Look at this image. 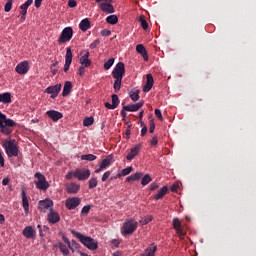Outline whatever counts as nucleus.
Masks as SVG:
<instances>
[{
    "mask_svg": "<svg viewBox=\"0 0 256 256\" xmlns=\"http://www.w3.org/2000/svg\"><path fill=\"white\" fill-rule=\"evenodd\" d=\"M35 185L37 189H40V191H47L49 189V182L47 181V178H45V175H43L41 172H36L35 175Z\"/></svg>",
    "mask_w": 256,
    "mask_h": 256,
    "instance_id": "obj_7",
    "label": "nucleus"
},
{
    "mask_svg": "<svg viewBox=\"0 0 256 256\" xmlns=\"http://www.w3.org/2000/svg\"><path fill=\"white\" fill-rule=\"evenodd\" d=\"M106 23L109 25H117V23H119V18L117 15H110L106 18Z\"/></svg>",
    "mask_w": 256,
    "mask_h": 256,
    "instance_id": "obj_34",
    "label": "nucleus"
},
{
    "mask_svg": "<svg viewBox=\"0 0 256 256\" xmlns=\"http://www.w3.org/2000/svg\"><path fill=\"white\" fill-rule=\"evenodd\" d=\"M21 199L25 215H29V199L27 198V193H25V189L21 190Z\"/></svg>",
    "mask_w": 256,
    "mask_h": 256,
    "instance_id": "obj_20",
    "label": "nucleus"
},
{
    "mask_svg": "<svg viewBox=\"0 0 256 256\" xmlns=\"http://www.w3.org/2000/svg\"><path fill=\"white\" fill-rule=\"evenodd\" d=\"M13 7V0H7L5 6H4V11L5 13H9Z\"/></svg>",
    "mask_w": 256,
    "mask_h": 256,
    "instance_id": "obj_44",
    "label": "nucleus"
},
{
    "mask_svg": "<svg viewBox=\"0 0 256 256\" xmlns=\"http://www.w3.org/2000/svg\"><path fill=\"white\" fill-rule=\"evenodd\" d=\"M157 252V244L152 243L144 253H142L140 256H155V253Z\"/></svg>",
    "mask_w": 256,
    "mask_h": 256,
    "instance_id": "obj_26",
    "label": "nucleus"
},
{
    "mask_svg": "<svg viewBox=\"0 0 256 256\" xmlns=\"http://www.w3.org/2000/svg\"><path fill=\"white\" fill-rule=\"evenodd\" d=\"M68 247L69 246H67V245H65L63 243L59 244V249H60L62 255H65V256L69 255V248Z\"/></svg>",
    "mask_w": 256,
    "mask_h": 256,
    "instance_id": "obj_39",
    "label": "nucleus"
},
{
    "mask_svg": "<svg viewBox=\"0 0 256 256\" xmlns=\"http://www.w3.org/2000/svg\"><path fill=\"white\" fill-rule=\"evenodd\" d=\"M60 220H61V217L59 216V213L51 209L50 212L48 213L49 223H52V224L59 223Z\"/></svg>",
    "mask_w": 256,
    "mask_h": 256,
    "instance_id": "obj_24",
    "label": "nucleus"
},
{
    "mask_svg": "<svg viewBox=\"0 0 256 256\" xmlns=\"http://www.w3.org/2000/svg\"><path fill=\"white\" fill-rule=\"evenodd\" d=\"M99 43H101V41L99 39L94 40L91 44H90V49H95Z\"/></svg>",
    "mask_w": 256,
    "mask_h": 256,
    "instance_id": "obj_53",
    "label": "nucleus"
},
{
    "mask_svg": "<svg viewBox=\"0 0 256 256\" xmlns=\"http://www.w3.org/2000/svg\"><path fill=\"white\" fill-rule=\"evenodd\" d=\"M81 205V198L79 197H69L65 201V207L68 211H73V209H77Z\"/></svg>",
    "mask_w": 256,
    "mask_h": 256,
    "instance_id": "obj_11",
    "label": "nucleus"
},
{
    "mask_svg": "<svg viewBox=\"0 0 256 256\" xmlns=\"http://www.w3.org/2000/svg\"><path fill=\"white\" fill-rule=\"evenodd\" d=\"M0 165L5 167V158H3V152L0 151Z\"/></svg>",
    "mask_w": 256,
    "mask_h": 256,
    "instance_id": "obj_57",
    "label": "nucleus"
},
{
    "mask_svg": "<svg viewBox=\"0 0 256 256\" xmlns=\"http://www.w3.org/2000/svg\"><path fill=\"white\" fill-rule=\"evenodd\" d=\"M79 63L83 67H91V59H89V50H83L80 52Z\"/></svg>",
    "mask_w": 256,
    "mask_h": 256,
    "instance_id": "obj_13",
    "label": "nucleus"
},
{
    "mask_svg": "<svg viewBox=\"0 0 256 256\" xmlns=\"http://www.w3.org/2000/svg\"><path fill=\"white\" fill-rule=\"evenodd\" d=\"M130 99H132L134 102L139 101V90H134L130 92Z\"/></svg>",
    "mask_w": 256,
    "mask_h": 256,
    "instance_id": "obj_43",
    "label": "nucleus"
},
{
    "mask_svg": "<svg viewBox=\"0 0 256 256\" xmlns=\"http://www.w3.org/2000/svg\"><path fill=\"white\" fill-rule=\"evenodd\" d=\"M106 109H117L113 104L106 102L105 103Z\"/></svg>",
    "mask_w": 256,
    "mask_h": 256,
    "instance_id": "obj_60",
    "label": "nucleus"
},
{
    "mask_svg": "<svg viewBox=\"0 0 256 256\" xmlns=\"http://www.w3.org/2000/svg\"><path fill=\"white\" fill-rule=\"evenodd\" d=\"M75 171H70L66 174V179L69 181L71 179H73V177H75Z\"/></svg>",
    "mask_w": 256,
    "mask_h": 256,
    "instance_id": "obj_56",
    "label": "nucleus"
},
{
    "mask_svg": "<svg viewBox=\"0 0 256 256\" xmlns=\"http://www.w3.org/2000/svg\"><path fill=\"white\" fill-rule=\"evenodd\" d=\"M85 67H87V66L81 65V66L79 67V69H78V75H79L80 77H83V75H85Z\"/></svg>",
    "mask_w": 256,
    "mask_h": 256,
    "instance_id": "obj_51",
    "label": "nucleus"
},
{
    "mask_svg": "<svg viewBox=\"0 0 256 256\" xmlns=\"http://www.w3.org/2000/svg\"><path fill=\"white\" fill-rule=\"evenodd\" d=\"M125 75V64L123 62H118L114 69L112 70V77L114 79L113 89L115 93L121 91V83L123 81V76Z\"/></svg>",
    "mask_w": 256,
    "mask_h": 256,
    "instance_id": "obj_1",
    "label": "nucleus"
},
{
    "mask_svg": "<svg viewBox=\"0 0 256 256\" xmlns=\"http://www.w3.org/2000/svg\"><path fill=\"white\" fill-rule=\"evenodd\" d=\"M44 93L50 95L51 99H56V97L61 93V84H56L54 86H49L44 90Z\"/></svg>",
    "mask_w": 256,
    "mask_h": 256,
    "instance_id": "obj_14",
    "label": "nucleus"
},
{
    "mask_svg": "<svg viewBox=\"0 0 256 256\" xmlns=\"http://www.w3.org/2000/svg\"><path fill=\"white\" fill-rule=\"evenodd\" d=\"M172 225L179 239L181 240L185 239V235H187V231L185 230V225L183 224V221H181L178 217L173 218Z\"/></svg>",
    "mask_w": 256,
    "mask_h": 256,
    "instance_id": "obj_6",
    "label": "nucleus"
},
{
    "mask_svg": "<svg viewBox=\"0 0 256 256\" xmlns=\"http://www.w3.org/2000/svg\"><path fill=\"white\" fill-rule=\"evenodd\" d=\"M71 89H73V84L71 81H66L62 91V97H67L71 93Z\"/></svg>",
    "mask_w": 256,
    "mask_h": 256,
    "instance_id": "obj_29",
    "label": "nucleus"
},
{
    "mask_svg": "<svg viewBox=\"0 0 256 256\" xmlns=\"http://www.w3.org/2000/svg\"><path fill=\"white\" fill-rule=\"evenodd\" d=\"M143 145L141 143L135 144L131 149L130 152L127 154L126 159L127 161H133L137 155H139Z\"/></svg>",
    "mask_w": 256,
    "mask_h": 256,
    "instance_id": "obj_15",
    "label": "nucleus"
},
{
    "mask_svg": "<svg viewBox=\"0 0 256 256\" xmlns=\"http://www.w3.org/2000/svg\"><path fill=\"white\" fill-rule=\"evenodd\" d=\"M38 209L42 213H47V211H51L53 209V200L46 198L45 200H40L38 203Z\"/></svg>",
    "mask_w": 256,
    "mask_h": 256,
    "instance_id": "obj_12",
    "label": "nucleus"
},
{
    "mask_svg": "<svg viewBox=\"0 0 256 256\" xmlns=\"http://www.w3.org/2000/svg\"><path fill=\"white\" fill-rule=\"evenodd\" d=\"M68 7L73 9L74 7H77V1L75 0H68Z\"/></svg>",
    "mask_w": 256,
    "mask_h": 256,
    "instance_id": "obj_54",
    "label": "nucleus"
},
{
    "mask_svg": "<svg viewBox=\"0 0 256 256\" xmlns=\"http://www.w3.org/2000/svg\"><path fill=\"white\" fill-rule=\"evenodd\" d=\"M33 5V0H27L24 4L20 6L21 12H20V19L21 21H25V18L27 16V9Z\"/></svg>",
    "mask_w": 256,
    "mask_h": 256,
    "instance_id": "obj_18",
    "label": "nucleus"
},
{
    "mask_svg": "<svg viewBox=\"0 0 256 256\" xmlns=\"http://www.w3.org/2000/svg\"><path fill=\"white\" fill-rule=\"evenodd\" d=\"M111 243H112L113 247H119V240L114 239L111 241Z\"/></svg>",
    "mask_w": 256,
    "mask_h": 256,
    "instance_id": "obj_62",
    "label": "nucleus"
},
{
    "mask_svg": "<svg viewBox=\"0 0 256 256\" xmlns=\"http://www.w3.org/2000/svg\"><path fill=\"white\" fill-rule=\"evenodd\" d=\"M82 161H95L97 159V156L93 154H85L80 157Z\"/></svg>",
    "mask_w": 256,
    "mask_h": 256,
    "instance_id": "obj_38",
    "label": "nucleus"
},
{
    "mask_svg": "<svg viewBox=\"0 0 256 256\" xmlns=\"http://www.w3.org/2000/svg\"><path fill=\"white\" fill-rule=\"evenodd\" d=\"M5 223V215L0 214V225H3Z\"/></svg>",
    "mask_w": 256,
    "mask_h": 256,
    "instance_id": "obj_64",
    "label": "nucleus"
},
{
    "mask_svg": "<svg viewBox=\"0 0 256 256\" xmlns=\"http://www.w3.org/2000/svg\"><path fill=\"white\" fill-rule=\"evenodd\" d=\"M154 113H155V116L159 118L160 121H163V114H161V110L155 109Z\"/></svg>",
    "mask_w": 256,
    "mask_h": 256,
    "instance_id": "obj_52",
    "label": "nucleus"
},
{
    "mask_svg": "<svg viewBox=\"0 0 256 256\" xmlns=\"http://www.w3.org/2000/svg\"><path fill=\"white\" fill-rule=\"evenodd\" d=\"M146 84L143 86V91L144 93H149V91H151V89H153V83H155V81L153 80V76L151 74H147L146 75Z\"/></svg>",
    "mask_w": 256,
    "mask_h": 256,
    "instance_id": "obj_23",
    "label": "nucleus"
},
{
    "mask_svg": "<svg viewBox=\"0 0 256 256\" xmlns=\"http://www.w3.org/2000/svg\"><path fill=\"white\" fill-rule=\"evenodd\" d=\"M71 233L74 235V237H76V239H78V241H80V243H82V245H84V247L90 251H97L99 248V242H97V240L93 239L92 237L85 236L75 230H71Z\"/></svg>",
    "mask_w": 256,
    "mask_h": 256,
    "instance_id": "obj_2",
    "label": "nucleus"
},
{
    "mask_svg": "<svg viewBox=\"0 0 256 256\" xmlns=\"http://www.w3.org/2000/svg\"><path fill=\"white\" fill-rule=\"evenodd\" d=\"M143 177V172H136L135 174H132L126 178V181L128 183H131V181H139Z\"/></svg>",
    "mask_w": 256,
    "mask_h": 256,
    "instance_id": "obj_33",
    "label": "nucleus"
},
{
    "mask_svg": "<svg viewBox=\"0 0 256 256\" xmlns=\"http://www.w3.org/2000/svg\"><path fill=\"white\" fill-rule=\"evenodd\" d=\"M99 9H101L103 13H115V8L113 7V0H106L105 2H101L99 4Z\"/></svg>",
    "mask_w": 256,
    "mask_h": 256,
    "instance_id": "obj_16",
    "label": "nucleus"
},
{
    "mask_svg": "<svg viewBox=\"0 0 256 256\" xmlns=\"http://www.w3.org/2000/svg\"><path fill=\"white\" fill-rule=\"evenodd\" d=\"M114 63H115V58H110L107 62L104 63V69L106 71H109V68L113 67Z\"/></svg>",
    "mask_w": 256,
    "mask_h": 256,
    "instance_id": "obj_42",
    "label": "nucleus"
},
{
    "mask_svg": "<svg viewBox=\"0 0 256 256\" xmlns=\"http://www.w3.org/2000/svg\"><path fill=\"white\" fill-rule=\"evenodd\" d=\"M50 69H51V73L52 75H57V62L56 63H53L51 66H50Z\"/></svg>",
    "mask_w": 256,
    "mask_h": 256,
    "instance_id": "obj_49",
    "label": "nucleus"
},
{
    "mask_svg": "<svg viewBox=\"0 0 256 256\" xmlns=\"http://www.w3.org/2000/svg\"><path fill=\"white\" fill-rule=\"evenodd\" d=\"M79 28L81 31H89V29H91V22L89 21V19L85 18L83 19L80 24H79Z\"/></svg>",
    "mask_w": 256,
    "mask_h": 256,
    "instance_id": "obj_31",
    "label": "nucleus"
},
{
    "mask_svg": "<svg viewBox=\"0 0 256 256\" xmlns=\"http://www.w3.org/2000/svg\"><path fill=\"white\" fill-rule=\"evenodd\" d=\"M113 159H114V156L111 154V155H108L105 159H103L100 163V166L102 169H107V167H109V165H111V163H113Z\"/></svg>",
    "mask_w": 256,
    "mask_h": 256,
    "instance_id": "obj_28",
    "label": "nucleus"
},
{
    "mask_svg": "<svg viewBox=\"0 0 256 256\" xmlns=\"http://www.w3.org/2000/svg\"><path fill=\"white\" fill-rule=\"evenodd\" d=\"M22 235L26 238V239H35V229H33L32 226H26L23 231H22Z\"/></svg>",
    "mask_w": 256,
    "mask_h": 256,
    "instance_id": "obj_22",
    "label": "nucleus"
},
{
    "mask_svg": "<svg viewBox=\"0 0 256 256\" xmlns=\"http://www.w3.org/2000/svg\"><path fill=\"white\" fill-rule=\"evenodd\" d=\"M131 171H133L132 167L124 168V169H122L120 174H117L115 179H118L119 177H125V176L129 175V173H131Z\"/></svg>",
    "mask_w": 256,
    "mask_h": 256,
    "instance_id": "obj_36",
    "label": "nucleus"
},
{
    "mask_svg": "<svg viewBox=\"0 0 256 256\" xmlns=\"http://www.w3.org/2000/svg\"><path fill=\"white\" fill-rule=\"evenodd\" d=\"M46 115L54 121V123H57L59 119H63V113L56 111V110H48L46 112Z\"/></svg>",
    "mask_w": 256,
    "mask_h": 256,
    "instance_id": "obj_19",
    "label": "nucleus"
},
{
    "mask_svg": "<svg viewBox=\"0 0 256 256\" xmlns=\"http://www.w3.org/2000/svg\"><path fill=\"white\" fill-rule=\"evenodd\" d=\"M29 69H31V65L27 60L19 62L15 67V71L18 75H27L29 73Z\"/></svg>",
    "mask_w": 256,
    "mask_h": 256,
    "instance_id": "obj_9",
    "label": "nucleus"
},
{
    "mask_svg": "<svg viewBox=\"0 0 256 256\" xmlns=\"http://www.w3.org/2000/svg\"><path fill=\"white\" fill-rule=\"evenodd\" d=\"M149 125H150L149 131L150 133H153L155 131V120L153 118L150 119Z\"/></svg>",
    "mask_w": 256,
    "mask_h": 256,
    "instance_id": "obj_47",
    "label": "nucleus"
},
{
    "mask_svg": "<svg viewBox=\"0 0 256 256\" xmlns=\"http://www.w3.org/2000/svg\"><path fill=\"white\" fill-rule=\"evenodd\" d=\"M0 103H4V105L11 103V93L5 92L0 94Z\"/></svg>",
    "mask_w": 256,
    "mask_h": 256,
    "instance_id": "obj_32",
    "label": "nucleus"
},
{
    "mask_svg": "<svg viewBox=\"0 0 256 256\" xmlns=\"http://www.w3.org/2000/svg\"><path fill=\"white\" fill-rule=\"evenodd\" d=\"M156 189H159V184L154 182L150 185V191H155Z\"/></svg>",
    "mask_w": 256,
    "mask_h": 256,
    "instance_id": "obj_58",
    "label": "nucleus"
},
{
    "mask_svg": "<svg viewBox=\"0 0 256 256\" xmlns=\"http://www.w3.org/2000/svg\"><path fill=\"white\" fill-rule=\"evenodd\" d=\"M169 188L167 186H163L156 195H154L155 201H159V199H163L165 195H167V191Z\"/></svg>",
    "mask_w": 256,
    "mask_h": 256,
    "instance_id": "obj_30",
    "label": "nucleus"
},
{
    "mask_svg": "<svg viewBox=\"0 0 256 256\" xmlns=\"http://www.w3.org/2000/svg\"><path fill=\"white\" fill-rule=\"evenodd\" d=\"M64 243H66L67 247H69L71 249V241L68 240L67 237L63 236L62 237Z\"/></svg>",
    "mask_w": 256,
    "mask_h": 256,
    "instance_id": "obj_59",
    "label": "nucleus"
},
{
    "mask_svg": "<svg viewBox=\"0 0 256 256\" xmlns=\"http://www.w3.org/2000/svg\"><path fill=\"white\" fill-rule=\"evenodd\" d=\"M15 125H17L15 123V121L8 119L7 116H5V114H2L0 112V131H1V133H3L4 135H11V129H9L8 127H15Z\"/></svg>",
    "mask_w": 256,
    "mask_h": 256,
    "instance_id": "obj_3",
    "label": "nucleus"
},
{
    "mask_svg": "<svg viewBox=\"0 0 256 256\" xmlns=\"http://www.w3.org/2000/svg\"><path fill=\"white\" fill-rule=\"evenodd\" d=\"M93 123H95V119L93 118V116L86 117L83 120V127H91Z\"/></svg>",
    "mask_w": 256,
    "mask_h": 256,
    "instance_id": "obj_35",
    "label": "nucleus"
},
{
    "mask_svg": "<svg viewBox=\"0 0 256 256\" xmlns=\"http://www.w3.org/2000/svg\"><path fill=\"white\" fill-rule=\"evenodd\" d=\"M139 21L141 23L142 29H147V27H148L147 20H145V18H143V17H140Z\"/></svg>",
    "mask_w": 256,
    "mask_h": 256,
    "instance_id": "obj_48",
    "label": "nucleus"
},
{
    "mask_svg": "<svg viewBox=\"0 0 256 256\" xmlns=\"http://www.w3.org/2000/svg\"><path fill=\"white\" fill-rule=\"evenodd\" d=\"M97 183H98L97 178L95 177L90 178L88 182L89 189H95V187H97Z\"/></svg>",
    "mask_w": 256,
    "mask_h": 256,
    "instance_id": "obj_41",
    "label": "nucleus"
},
{
    "mask_svg": "<svg viewBox=\"0 0 256 256\" xmlns=\"http://www.w3.org/2000/svg\"><path fill=\"white\" fill-rule=\"evenodd\" d=\"M71 39H73V28L65 27L58 38V43L59 45H63V43H69Z\"/></svg>",
    "mask_w": 256,
    "mask_h": 256,
    "instance_id": "obj_8",
    "label": "nucleus"
},
{
    "mask_svg": "<svg viewBox=\"0 0 256 256\" xmlns=\"http://www.w3.org/2000/svg\"><path fill=\"white\" fill-rule=\"evenodd\" d=\"M159 143V141L157 140V137L154 136L152 137L151 141H150V145H152V147L157 146V144Z\"/></svg>",
    "mask_w": 256,
    "mask_h": 256,
    "instance_id": "obj_55",
    "label": "nucleus"
},
{
    "mask_svg": "<svg viewBox=\"0 0 256 256\" xmlns=\"http://www.w3.org/2000/svg\"><path fill=\"white\" fill-rule=\"evenodd\" d=\"M80 189H81V186L75 182H72V183L66 185V191L70 195H75V194L79 193Z\"/></svg>",
    "mask_w": 256,
    "mask_h": 256,
    "instance_id": "obj_21",
    "label": "nucleus"
},
{
    "mask_svg": "<svg viewBox=\"0 0 256 256\" xmlns=\"http://www.w3.org/2000/svg\"><path fill=\"white\" fill-rule=\"evenodd\" d=\"M143 107V102H138L132 105L123 106L124 111L135 112L139 111Z\"/></svg>",
    "mask_w": 256,
    "mask_h": 256,
    "instance_id": "obj_25",
    "label": "nucleus"
},
{
    "mask_svg": "<svg viewBox=\"0 0 256 256\" xmlns=\"http://www.w3.org/2000/svg\"><path fill=\"white\" fill-rule=\"evenodd\" d=\"M177 189H179V186L173 184L171 187H170V190L175 193L177 191Z\"/></svg>",
    "mask_w": 256,
    "mask_h": 256,
    "instance_id": "obj_63",
    "label": "nucleus"
},
{
    "mask_svg": "<svg viewBox=\"0 0 256 256\" xmlns=\"http://www.w3.org/2000/svg\"><path fill=\"white\" fill-rule=\"evenodd\" d=\"M136 51L141 55L144 59V61H149V56L147 55V50L145 49V46L143 44H138L136 46Z\"/></svg>",
    "mask_w": 256,
    "mask_h": 256,
    "instance_id": "obj_27",
    "label": "nucleus"
},
{
    "mask_svg": "<svg viewBox=\"0 0 256 256\" xmlns=\"http://www.w3.org/2000/svg\"><path fill=\"white\" fill-rule=\"evenodd\" d=\"M151 221H153V216L146 215L141 218L140 225H149V223H151Z\"/></svg>",
    "mask_w": 256,
    "mask_h": 256,
    "instance_id": "obj_37",
    "label": "nucleus"
},
{
    "mask_svg": "<svg viewBox=\"0 0 256 256\" xmlns=\"http://www.w3.org/2000/svg\"><path fill=\"white\" fill-rule=\"evenodd\" d=\"M4 147L8 157H19V147H17V142L15 140L5 141Z\"/></svg>",
    "mask_w": 256,
    "mask_h": 256,
    "instance_id": "obj_5",
    "label": "nucleus"
},
{
    "mask_svg": "<svg viewBox=\"0 0 256 256\" xmlns=\"http://www.w3.org/2000/svg\"><path fill=\"white\" fill-rule=\"evenodd\" d=\"M119 96L117 94L112 95V105L115 106L116 108L119 107Z\"/></svg>",
    "mask_w": 256,
    "mask_h": 256,
    "instance_id": "obj_46",
    "label": "nucleus"
},
{
    "mask_svg": "<svg viewBox=\"0 0 256 256\" xmlns=\"http://www.w3.org/2000/svg\"><path fill=\"white\" fill-rule=\"evenodd\" d=\"M89 211H91V206L89 205L84 206L81 210L82 217H87V215H89Z\"/></svg>",
    "mask_w": 256,
    "mask_h": 256,
    "instance_id": "obj_45",
    "label": "nucleus"
},
{
    "mask_svg": "<svg viewBox=\"0 0 256 256\" xmlns=\"http://www.w3.org/2000/svg\"><path fill=\"white\" fill-rule=\"evenodd\" d=\"M109 177H111V171H106V172L103 174L101 180H102L103 182H105V181H107V180L109 179Z\"/></svg>",
    "mask_w": 256,
    "mask_h": 256,
    "instance_id": "obj_50",
    "label": "nucleus"
},
{
    "mask_svg": "<svg viewBox=\"0 0 256 256\" xmlns=\"http://www.w3.org/2000/svg\"><path fill=\"white\" fill-rule=\"evenodd\" d=\"M72 61H73V52L71 51V47H68L66 48V55H65V64H64L65 73L69 71V67H71Z\"/></svg>",
    "mask_w": 256,
    "mask_h": 256,
    "instance_id": "obj_17",
    "label": "nucleus"
},
{
    "mask_svg": "<svg viewBox=\"0 0 256 256\" xmlns=\"http://www.w3.org/2000/svg\"><path fill=\"white\" fill-rule=\"evenodd\" d=\"M150 181H152L151 176L149 174H146L141 180V185L145 187L146 185H149Z\"/></svg>",
    "mask_w": 256,
    "mask_h": 256,
    "instance_id": "obj_40",
    "label": "nucleus"
},
{
    "mask_svg": "<svg viewBox=\"0 0 256 256\" xmlns=\"http://www.w3.org/2000/svg\"><path fill=\"white\" fill-rule=\"evenodd\" d=\"M43 3V0H35V7L39 9L41 7V4Z\"/></svg>",
    "mask_w": 256,
    "mask_h": 256,
    "instance_id": "obj_61",
    "label": "nucleus"
},
{
    "mask_svg": "<svg viewBox=\"0 0 256 256\" xmlns=\"http://www.w3.org/2000/svg\"><path fill=\"white\" fill-rule=\"evenodd\" d=\"M138 223L134 219L126 220L121 227V234L125 237L126 235H132L137 231Z\"/></svg>",
    "mask_w": 256,
    "mask_h": 256,
    "instance_id": "obj_4",
    "label": "nucleus"
},
{
    "mask_svg": "<svg viewBox=\"0 0 256 256\" xmlns=\"http://www.w3.org/2000/svg\"><path fill=\"white\" fill-rule=\"evenodd\" d=\"M74 177L78 179V181H87V179L91 177V171L89 169L77 168L74 170Z\"/></svg>",
    "mask_w": 256,
    "mask_h": 256,
    "instance_id": "obj_10",
    "label": "nucleus"
}]
</instances>
